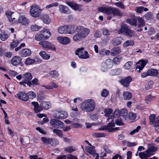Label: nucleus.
I'll list each match as a JSON object with an SVG mask.
<instances>
[{
  "label": "nucleus",
  "mask_w": 159,
  "mask_h": 159,
  "mask_svg": "<svg viewBox=\"0 0 159 159\" xmlns=\"http://www.w3.org/2000/svg\"><path fill=\"white\" fill-rule=\"evenodd\" d=\"M95 103L92 99H89L84 101L80 105V108L87 112L93 111L95 107Z\"/></svg>",
  "instance_id": "f257e3e1"
},
{
  "label": "nucleus",
  "mask_w": 159,
  "mask_h": 159,
  "mask_svg": "<svg viewBox=\"0 0 159 159\" xmlns=\"http://www.w3.org/2000/svg\"><path fill=\"white\" fill-rule=\"evenodd\" d=\"M149 120L150 124L152 125L156 131L159 133V116L156 117L155 115H151L149 116Z\"/></svg>",
  "instance_id": "f03ea898"
},
{
  "label": "nucleus",
  "mask_w": 159,
  "mask_h": 159,
  "mask_svg": "<svg viewBox=\"0 0 159 159\" xmlns=\"http://www.w3.org/2000/svg\"><path fill=\"white\" fill-rule=\"evenodd\" d=\"M119 34H123L129 37H132L134 34V31L125 25H122L118 32Z\"/></svg>",
  "instance_id": "7ed1b4c3"
},
{
  "label": "nucleus",
  "mask_w": 159,
  "mask_h": 159,
  "mask_svg": "<svg viewBox=\"0 0 159 159\" xmlns=\"http://www.w3.org/2000/svg\"><path fill=\"white\" fill-rule=\"evenodd\" d=\"M42 10L39 6L37 5H34L31 7L30 13L31 15L34 17H38L40 16V13Z\"/></svg>",
  "instance_id": "20e7f679"
},
{
  "label": "nucleus",
  "mask_w": 159,
  "mask_h": 159,
  "mask_svg": "<svg viewBox=\"0 0 159 159\" xmlns=\"http://www.w3.org/2000/svg\"><path fill=\"white\" fill-rule=\"evenodd\" d=\"M75 30L77 33H79L84 39L88 35L90 32L89 29L82 26H77L75 29Z\"/></svg>",
  "instance_id": "39448f33"
},
{
  "label": "nucleus",
  "mask_w": 159,
  "mask_h": 159,
  "mask_svg": "<svg viewBox=\"0 0 159 159\" xmlns=\"http://www.w3.org/2000/svg\"><path fill=\"white\" fill-rule=\"evenodd\" d=\"M39 44L42 46L44 49H51L55 51L56 48L54 45L46 41H43L39 42Z\"/></svg>",
  "instance_id": "423d86ee"
},
{
  "label": "nucleus",
  "mask_w": 159,
  "mask_h": 159,
  "mask_svg": "<svg viewBox=\"0 0 159 159\" xmlns=\"http://www.w3.org/2000/svg\"><path fill=\"white\" fill-rule=\"evenodd\" d=\"M75 53L81 58L87 59L89 57L88 52L84 51V48H78L76 50Z\"/></svg>",
  "instance_id": "0eeeda50"
},
{
  "label": "nucleus",
  "mask_w": 159,
  "mask_h": 159,
  "mask_svg": "<svg viewBox=\"0 0 159 159\" xmlns=\"http://www.w3.org/2000/svg\"><path fill=\"white\" fill-rule=\"evenodd\" d=\"M112 66L111 61L110 59H107L101 64V70L103 71H105L108 69L111 68Z\"/></svg>",
  "instance_id": "6e6552de"
},
{
  "label": "nucleus",
  "mask_w": 159,
  "mask_h": 159,
  "mask_svg": "<svg viewBox=\"0 0 159 159\" xmlns=\"http://www.w3.org/2000/svg\"><path fill=\"white\" fill-rule=\"evenodd\" d=\"M50 123L55 128H62L64 126V123L57 120L52 119L50 120Z\"/></svg>",
  "instance_id": "1a4fd4ad"
},
{
  "label": "nucleus",
  "mask_w": 159,
  "mask_h": 159,
  "mask_svg": "<svg viewBox=\"0 0 159 159\" xmlns=\"http://www.w3.org/2000/svg\"><path fill=\"white\" fill-rule=\"evenodd\" d=\"M109 123L107 125L104 127L103 129H100V130H104L107 129L109 132H113L115 131L116 130H118L119 127H116L113 128V127L115 126V124L114 122H110L108 121Z\"/></svg>",
  "instance_id": "9d476101"
},
{
  "label": "nucleus",
  "mask_w": 159,
  "mask_h": 159,
  "mask_svg": "<svg viewBox=\"0 0 159 159\" xmlns=\"http://www.w3.org/2000/svg\"><path fill=\"white\" fill-rule=\"evenodd\" d=\"M68 116V114L66 112L64 111H57L54 115V117L59 119H64Z\"/></svg>",
  "instance_id": "9b49d317"
},
{
  "label": "nucleus",
  "mask_w": 159,
  "mask_h": 159,
  "mask_svg": "<svg viewBox=\"0 0 159 159\" xmlns=\"http://www.w3.org/2000/svg\"><path fill=\"white\" fill-rule=\"evenodd\" d=\"M148 149L146 151V152H148L150 156L153 155L157 150V147L153 143L148 144Z\"/></svg>",
  "instance_id": "f8f14e48"
},
{
  "label": "nucleus",
  "mask_w": 159,
  "mask_h": 159,
  "mask_svg": "<svg viewBox=\"0 0 159 159\" xmlns=\"http://www.w3.org/2000/svg\"><path fill=\"white\" fill-rule=\"evenodd\" d=\"M111 7H101L98 8V11L107 15L111 14Z\"/></svg>",
  "instance_id": "ddd939ff"
},
{
  "label": "nucleus",
  "mask_w": 159,
  "mask_h": 159,
  "mask_svg": "<svg viewBox=\"0 0 159 159\" xmlns=\"http://www.w3.org/2000/svg\"><path fill=\"white\" fill-rule=\"evenodd\" d=\"M57 39L58 42L63 45H66L70 43V39L68 37L59 36L57 37Z\"/></svg>",
  "instance_id": "4468645a"
},
{
  "label": "nucleus",
  "mask_w": 159,
  "mask_h": 159,
  "mask_svg": "<svg viewBox=\"0 0 159 159\" xmlns=\"http://www.w3.org/2000/svg\"><path fill=\"white\" fill-rule=\"evenodd\" d=\"M66 3L73 10L80 11L81 10V6L72 2H66Z\"/></svg>",
  "instance_id": "2eb2a0df"
},
{
  "label": "nucleus",
  "mask_w": 159,
  "mask_h": 159,
  "mask_svg": "<svg viewBox=\"0 0 159 159\" xmlns=\"http://www.w3.org/2000/svg\"><path fill=\"white\" fill-rule=\"evenodd\" d=\"M16 24L20 23L24 25H28L29 24L28 20L24 16H20L18 20L15 21Z\"/></svg>",
  "instance_id": "dca6fc26"
},
{
  "label": "nucleus",
  "mask_w": 159,
  "mask_h": 159,
  "mask_svg": "<svg viewBox=\"0 0 159 159\" xmlns=\"http://www.w3.org/2000/svg\"><path fill=\"white\" fill-rule=\"evenodd\" d=\"M15 96L24 101H26L28 100V98L27 93L22 92H19L16 94Z\"/></svg>",
  "instance_id": "f3484780"
},
{
  "label": "nucleus",
  "mask_w": 159,
  "mask_h": 159,
  "mask_svg": "<svg viewBox=\"0 0 159 159\" xmlns=\"http://www.w3.org/2000/svg\"><path fill=\"white\" fill-rule=\"evenodd\" d=\"M31 53V51L29 49H25L20 51L19 52V55L22 57H25L30 56Z\"/></svg>",
  "instance_id": "a211bd4d"
},
{
  "label": "nucleus",
  "mask_w": 159,
  "mask_h": 159,
  "mask_svg": "<svg viewBox=\"0 0 159 159\" xmlns=\"http://www.w3.org/2000/svg\"><path fill=\"white\" fill-rule=\"evenodd\" d=\"M22 61L21 58L19 56H15L11 60V64L14 66H16L20 64Z\"/></svg>",
  "instance_id": "6ab92c4d"
},
{
  "label": "nucleus",
  "mask_w": 159,
  "mask_h": 159,
  "mask_svg": "<svg viewBox=\"0 0 159 159\" xmlns=\"http://www.w3.org/2000/svg\"><path fill=\"white\" fill-rule=\"evenodd\" d=\"M119 116L120 117V111L119 110L117 109L114 112L113 116L112 115L108 117L107 120L108 121L112 122L115 118H117Z\"/></svg>",
  "instance_id": "aec40b11"
},
{
  "label": "nucleus",
  "mask_w": 159,
  "mask_h": 159,
  "mask_svg": "<svg viewBox=\"0 0 159 159\" xmlns=\"http://www.w3.org/2000/svg\"><path fill=\"white\" fill-rule=\"evenodd\" d=\"M148 61L147 60H140L137 63V66L136 67V69H139V71L142 70L146 65Z\"/></svg>",
  "instance_id": "412c9836"
},
{
  "label": "nucleus",
  "mask_w": 159,
  "mask_h": 159,
  "mask_svg": "<svg viewBox=\"0 0 159 159\" xmlns=\"http://www.w3.org/2000/svg\"><path fill=\"white\" fill-rule=\"evenodd\" d=\"M131 81L132 78L130 77H128L121 80L120 81V83L124 86L127 87L129 86V84Z\"/></svg>",
  "instance_id": "4be33fe9"
},
{
  "label": "nucleus",
  "mask_w": 159,
  "mask_h": 159,
  "mask_svg": "<svg viewBox=\"0 0 159 159\" xmlns=\"http://www.w3.org/2000/svg\"><path fill=\"white\" fill-rule=\"evenodd\" d=\"M59 11L61 13L66 14H69L70 13V11L68 8L66 6L61 4L59 6Z\"/></svg>",
  "instance_id": "5701e85b"
},
{
  "label": "nucleus",
  "mask_w": 159,
  "mask_h": 159,
  "mask_svg": "<svg viewBox=\"0 0 159 159\" xmlns=\"http://www.w3.org/2000/svg\"><path fill=\"white\" fill-rule=\"evenodd\" d=\"M126 22L132 25L137 26V20L135 16L133 15L131 18H128L126 20Z\"/></svg>",
  "instance_id": "b1692460"
},
{
  "label": "nucleus",
  "mask_w": 159,
  "mask_h": 159,
  "mask_svg": "<svg viewBox=\"0 0 159 159\" xmlns=\"http://www.w3.org/2000/svg\"><path fill=\"white\" fill-rule=\"evenodd\" d=\"M40 32L43 36L44 40L47 39L51 36V33L48 29H43Z\"/></svg>",
  "instance_id": "393cba45"
},
{
  "label": "nucleus",
  "mask_w": 159,
  "mask_h": 159,
  "mask_svg": "<svg viewBox=\"0 0 159 159\" xmlns=\"http://www.w3.org/2000/svg\"><path fill=\"white\" fill-rule=\"evenodd\" d=\"M66 25H65L59 27L57 29L58 33L62 34H68Z\"/></svg>",
  "instance_id": "a878e982"
},
{
  "label": "nucleus",
  "mask_w": 159,
  "mask_h": 159,
  "mask_svg": "<svg viewBox=\"0 0 159 159\" xmlns=\"http://www.w3.org/2000/svg\"><path fill=\"white\" fill-rule=\"evenodd\" d=\"M120 49L119 47H117L113 48L111 50V55L112 56H116L120 53Z\"/></svg>",
  "instance_id": "bb28decb"
},
{
  "label": "nucleus",
  "mask_w": 159,
  "mask_h": 159,
  "mask_svg": "<svg viewBox=\"0 0 159 159\" xmlns=\"http://www.w3.org/2000/svg\"><path fill=\"white\" fill-rule=\"evenodd\" d=\"M159 70H157L155 69H151L148 70V74L149 76H157Z\"/></svg>",
  "instance_id": "cd10ccee"
},
{
  "label": "nucleus",
  "mask_w": 159,
  "mask_h": 159,
  "mask_svg": "<svg viewBox=\"0 0 159 159\" xmlns=\"http://www.w3.org/2000/svg\"><path fill=\"white\" fill-rule=\"evenodd\" d=\"M32 105L34 106V110L35 113H37L40 111L42 109L41 106H39V104L37 102H31Z\"/></svg>",
  "instance_id": "c85d7f7f"
},
{
  "label": "nucleus",
  "mask_w": 159,
  "mask_h": 159,
  "mask_svg": "<svg viewBox=\"0 0 159 159\" xmlns=\"http://www.w3.org/2000/svg\"><path fill=\"white\" fill-rule=\"evenodd\" d=\"M111 14L114 16H121L123 13L120 11V10L116 8H112L111 9Z\"/></svg>",
  "instance_id": "c756f323"
},
{
  "label": "nucleus",
  "mask_w": 159,
  "mask_h": 159,
  "mask_svg": "<svg viewBox=\"0 0 159 159\" xmlns=\"http://www.w3.org/2000/svg\"><path fill=\"white\" fill-rule=\"evenodd\" d=\"M40 106L42 109L47 110L51 107V104L50 103L48 102H44L41 103Z\"/></svg>",
  "instance_id": "7c9ffc66"
},
{
  "label": "nucleus",
  "mask_w": 159,
  "mask_h": 159,
  "mask_svg": "<svg viewBox=\"0 0 159 159\" xmlns=\"http://www.w3.org/2000/svg\"><path fill=\"white\" fill-rule=\"evenodd\" d=\"M32 75L29 72L25 73L22 75V78L25 81H30L32 79Z\"/></svg>",
  "instance_id": "2f4dec72"
},
{
  "label": "nucleus",
  "mask_w": 159,
  "mask_h": 159,
  "mask_svg": "<svg viewBox=\"0 0 159 159\" xmlns=\"http://www.w3.org/2000/svg\"><path fill=\"white\" fill-rule=\"evenodd\" d=\"M39 54L43 59L45 60H48L50 57V55L49 54L46 53L44 51L40 52Z\"/></svg>",
  "instance_id": "473e14b6"
},
{
  "label": "nucleus",
  "mask_w": 159,
  "mask_h": 159,
  "mask_svg": "<svg viewBox=\"0 0 159 159\" xmlns=\"http://www.w3.org/2000/svg\"><path fill=\"white\" fill-rule=\"evenodd\" d=\"M77 150L76 148L74 146H69L66 148L64 150L67 153H71Z\"/></svg>",
  "instance_id": "72a5a7b5"
},
{
  "label": "nucleus",
  "mask_w": 159,
  "mask_h": 159,
  "mask_svg": "<svg viewBox=\"0 0 159 159\" xmlns=\"http://www.w3.org/2000/svg\"><path fill=\"white\" fill-rule=\"evenodd\" d=\"M128 111L126 109H122L120 111V117L123 118V120H125L127 118Z\"/></svg>",
  "instance_id": "f704fd0d"
},
{
  "label": "nucleus",
  "mask_w": 159,
  "mask_h": 159,
  "mask_svg": "<svg viewBox=\"0 0 159 159\" xmlns=\"http://www.w3.org/2000/svg\"><path fill=\"white\" fill-rule=\"evenodd\" d=\"M36 62V61L34 59L29 57L26 59L25 61V63L26 65H30L34 64Z\"/></svg>",
  "instance_id": "c9c22d12"
},
{
  "label": "nucleus",
  "mask_w": 159,
  "mask_h": 159,
  "mask_svg": "<svg viewBox=\"0 0 159 159\" xmlns=\"http://www.w3.org/2000/svg\"><path fill=\"white\" fill-rule=\"evenodd\" d=\"M122 70L120 68H117L111 70L110 74L112 75H118L122 73Z\"/></svg>",
  "instance_id": "e433bc0d"
},
{
  "label": "nucleus",
  "mask_w": 159,
  "mask_h": 159,
  "mask_svg": "<svg viewBox=\"0 0 159 159\" xmlns=\"http://www.w3.org/2000/svg\"><path fill=\"white\" fill-rule=\"evenodd\" d=\"M122 96L125 100H129L132 97V94L129 91H125L123 93Z\"/></svg>",
  "instance_id": "4c0bfd02"
},
{
  "label": "nucleus",
  "mask_w": 159,
  "mask_h": 159,
  "mask_svg": "<svg viewBox=\"0 0 159 159\" xmlns=\"http://www.w3.org/2000/svg\"><path fill=\"white\" fill-rule=\"evenodd\" d=\"M122 59V57L120 56H118L112 59V61L115 65H118L120 63V61Z\"/></svg>",
  "instance_id": "58836bf2"
},
{
  "label": "nucleus",
  "mask_w": 159,
  "mask_h": 159,
  "mask_svg": "<svg viewBox=\"0 0 159 159\" xmlns=\"http://www.w3.org/2000/svg\"><path fill=\"white\" fill-rule=\"evenodd\" d=\"M84 39L83 37L78 33L74 35L73 37V39L74 41H78Z\"/></svg>",
  "instance_id": "ea45409f"
},
{
  "label": "nucleus",
  "mask_w": 159,
  "mask_h": 159,
  "mask_svg": "<svg viewBox=\"0 0 159 159\" xmlns=\"http://www.w3.org/2000/svg\"><path fill=\"white\" fill-rule=\"evenodd\" d=\"M66 25L68 34H71L75 32V29L74 25Z\"/></svg>",
  "instance_id": "a19ab883"
},
{
  "label": "nucleus",
  "mask_w": 159,
  "mask_h": 159,
  "mask_svg": "<svg viewBox=\"0 0 159 159\" xmlns=\"http://www.w3.org/2000/svg\"><path fill=\"white\" fill-rule=\"evenodd\" d=\"M148 10V9L147 8L141 6L137 7L135 8L136 12L140 13H142L143 11H146Z\"/></svg>",
  "instance_id": "79ce46f5"
},
{
  "label": "nucleus",
  "mask_w": 159,
  "mask_h": 159,
  "mask_svg": "<svg viewBox=\"0 0 159 159\" xmlns=\"http://www.w3.org/2000/svg\"><path fill=\"white\" fill-rule=\"evenodd\" d=\"M43 22L47 24H49L51 22V20L49 16L47 15H44L42 18Z\"/></svg>",
  "instance_id": "37998d69"
},
{
  "label": "nucleus",
  "mask_w": 159,
  "mask_h": 159,
  "mask_svg": "<svg viewBox=\"0 0 159 159\" xmlns=\"http://www.w3.org/2000/svg\"><path fill=\"white\" fill-rule=\"evenodd\" d=\"M49 75L52 78L54 79L58 78L59 75L58 72L56 70L51 71L49 73Z\"/></svg>",
  "instance_id": "c03bdc74"
},
{
  "label": "nucleus",
  "mask_w": 159,
  "mask_h": 159,
  "mask_svg": "<svg viewBox=\"0 0 159 159\" xmlns=\"http://www.w3.org/2000/svg\"><path fill=\"white\" fill-rule=\"evenodd\" d=\"M139 156L141 159H145L150 156L147 152H140L139 154Z\"/></svg>",
  "instance_id": "a18cd8bd"
},
{
  "label": "nucleus",
  "mask_w": 159,
  "mask_h": 159,
  "mask_svg": "<svg viewBox=\"0 0 159 159\" xmlns=\"http://www.w3.org/2000/svg\"><path fill=\"white\" fill-rule=\"evenodd\" d=\"M86 151L87 152L92 155H94L96 153L93 147H87L86 148Z\"/></svg>",
  "instance_id": "49530a36"
},
{
  "label": "nucleus",
  "mask_w": 159,
  "mask_h": 159,
  "mask_svg": "<svg viewBox=\"0 0 159 159\" xmlns=\"http://www.w3.org/2000/svg\"><path fill=\"white\" fill-rule=\"evenodd\" d=\"M9 35L7 33L3 32L1 33L0 36V39L2 41L6 40L9 37Z\"/></svg>",
  "instance_id": "de8ad7c7"
},
{
  "label": "nucleus",
  "mask_w": 159,
  "mask_h": 159,
  "mask_svg": "<svg viewBox=\"0 0 159 159\" xmlns=\"http://www.w3.org/2000/svg\"><path fill=\"white\" fill-rule=\"evenodd\" d=\"M44 37L43 34L40 32V33H38L35 36L34 39L37 41H40L43 39Z\"/></svg>",
  "instance_id": "09e8293b"
},
{
  "label": "nucleus",
  "mask_w": 159,
  "mask_h": 159,
  "mask_svg": "<svg viewBox=\"0 0 159 159\" xmlns=\"http://www.w3.org/2000/svg\"><path fill=\"white\" fill-rule=\"evenodd\" d=\"M41 139L43 143L50 145L51 138H48L47 137H42Z\"/></svg>",
  "instance_id": "8fccbe9b"
},
{
  "label": "nucleus",
  "mask_w": 159,
  "mask_h": 159,
  "mask_svg": "<svg viewBox=\"0 0 159 159\" xmlns=\"http://www.w3.org/2000/svg\"><path fill=\"white\" fill-rule=\"evenodd\" d=\"M22 40H16L12 41L10 44V46L11 48H13L16 47L17 45L20 43Z\"/></svg>",
  "instance_id": "3c124183"
},
{
  "label": "nucleus",
  "mask_w": 159,
  "mask_h": 159,
  "mask_svg": "<svg viewBox=\"0 0 159 159\" xmlns=\"http://www.w3.org/2000/svg\"><path fill=\"white\" fill-rule=\"evenodd\" d=\"M93 135L95 138L104 137L106 136V134L103 133H93Z\"/></svg>",
  "instance_id": "603ef678"
},
{
  "label": "nucleus",
  "mask_w": 159,
  "mask_h": 159,
  "mask_svg": "<svg viewBox=\"0 0 159 159\" xmlns=\"http://www.w3.org/2000/svg\"><path fill=\"white\" fill-rule=\"evenodd\" d=\"M50 145L52 146H55L57 145L58 144V141L55 138H51V140L50 142Z\"/></svg>",
  "instance_id": "864d4df0"
},
{
  "label": "nucleus",
  "mask_w": 159,
  "mask_h": 159,
  "mask_svg": "<svg viewBox=\"0 0 159 159\" xmlns=\"http://www.w3.org/2000/svg\"><path fill=\"white\" fill-rule=\"evenodd\" d=\"M134 41L132 40H129L125 41L123 44V46L126 48L129 46H133L134 45Z\"/></svg>",
  "instance_id": "5fc2aeb1"
},
{
  "label": "nucleus",
  "mask_w": 159,
  "mask_h": 159,
  "mask_svg": "<svg viewBox=\"0 0 159 159\" xmlns=\"http://www.w3.org/2000/svg\"><path fill=\"white\" fill-rule=\"evenodd\" d=\"M41 27L36 25H32L30 26V30L32 31H37L41 28Z\"/></svg>",
  "instance_id": "6e6d98bb"
},
{
  "label": "nucleus",
  "mask_w": 159,
  "mask_h": 159,
  "mask_svg": "<svg viewBox=\"0 0 159 159\" xmlns=\"http://www.w3.org/2000/svg\"><path fill=\"white\" fill-rule=\"evenodd\" d=\"M14 13V12L10 11H7L5 13V14L7 18L9 21H12L11 19V17L12 16V15Z\"/></svg>",
  "instance_id": "4d7b16f0"
},
{
  "label": "nucleus",
  "mask_w": 159,
  "mask_h": 159,
  "mask_svg": "<svg viewBox=\"0 0 159 159\" xmlns=\"http://www.w3.org/2000/svg\"><path fill=\"white\" fill-rule=\"evenodd\" d=\"M133 65V63L131 61H128L125 63L123 66V68L125 69H130Z\"/></svg>",
  "instance_id": "13d9d810"
},
{
  "label": "nucleus",
  "mask_w": 159,
  "mask_h": 159,
  "mask_svg": "<svg viewBox=\"0 0 159 159\" xmlns=\"http://www.w3.org/2000/svg\"><path fill=\"white\" fill-rule=\"evenodd\" d=\"M27 97L28 98V100L29 98L33 99L36 97V94L33 91H30L27 93Z\"/></svg>",
  "instance_id": "bf43d9fd"
},
{
  "label": "nucleus",
  "mask_w": 159,
  "mask_h": 159,
  "mask_svg": "<svg viewBox=\"0 0 159 159\" xmlns=\"http://www.w3.org/2000/svg\"><path fill=\"white\" fill-rule=\"evenodd\" d=\"M103 112L105 113V116H109L112 112V110L110 109H105Z\"/></svg>",
  "instance_id": "052dcab7"
},
{
  "label": "nucleus",
  "mask_w": 159,
  "mask_h": 159,
  "mask_svg": "<svg viewBox=\"0 0 159 159\" xmlns=\"http://www.w3.org/2000/svg\"><path fill=\"white\" fill-rule=\"evenodd\" d=\"M136 116V115L132 112H130L129 114V118L131 120H134Z\"/></svg>",
  "instance_id": "680f3d73"
},
{
  "label": "nucleus",
  "mask_w": 159,
  "mask_h": 159,
  "mask_svg": "<svg viewBox=\"0 0 159 159\" xmlns=\"http://www.w3.org/2000/svg\"><path fill=\"white\" fill-rule=\"evenodd\" d=\"M53 133H55L57 135L60 137H62L63 136V134L61 130L57 129H54L53 130Z\"/></svg>",
  "instance_id": "e2e57ef3"
},
{
  "label": "nucleus",
  "mask_w": 159,
  "mask_h": 159,
  "mask_svg": "<svg viewBox=\"0 0 159 159\" xmlns=\"http://www.w3.org/2000/svg\"><path fill=\"white\" fill-rule=\"evenodd\" d=\"M115 5L117 7L120 8L121 9H124V6L123 2H117L115 3Z\"/></svg>",
  "instance_id": "0e129e2a"
},
{
  "label": "nucleus",
  "mask_w": 159,
  "mask_h": 159,
  "mask_svg": "<svg viewBox=\"0 0 159 159\" xmlns=\"http://www.w3.org/2000/svg\"><path fill=\"white\" fill-rule=\"evenodd\" d=\"M138 23L139 24L138 27H143L144 25V21L142 18H139L138 19Z\"/></svg>",
  "instance_id": "69168bd1"
},
{
  "label": "nucleus",
  "mask_w": 159,
  "mask_h": 159,
  "mask_svg": "<svg viewBox=\"0 0 159 159\" xmlns=\"http://www.w3.org/2000/svg\"><path fill=\"white\" fill-rule=\"evenodd\" d=\"M93 34L94 37L96 38H99L101 36L100 32L98 30L94 31Z\"/></svg>",
  "instance_id": "338daca9"
},
{
  "label": "nucleus",
  "mask_w": 159,
  "mask_h": 159,
  "mask_svg": "<svg viewBox=\"0 0 159 159\" xmlns=\"http://www.w3.org/2000/svg\"><path fill=\"white\" fill-rule=\"evenodd\" d=\"M144 17L147 20L151 19L152 17V14L150 12H147L145 15Z\"/></svg>",
  "instance_id": "774afa93"
}]
</instances>
